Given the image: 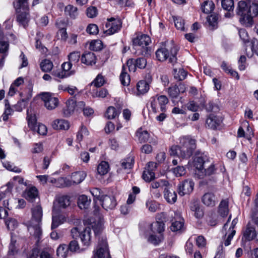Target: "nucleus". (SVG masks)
<instances>
[{"label": "nucleus", "instance_id": "obj_25", "mask_svg": "<svg viewBox=\"0 0 258 258\" xmlns=\"http://www.w3.org/2000/svg\"><path fill=\"white\" fill-rule=\"evenodd\" d=\"M91 228L90 227H86L80 234V237L83 245L88 246L91 243Z\"/></svg>", "mask_w": 258, "mask_h": 258}, {"label": "nucleus", "instance_id": "obj_62", "mask_svg": "<svg viewBox=\"0 0 258 258\" xmlns=\"http://www.w3.org/2000/svg\"><path fill=\"white\" fill-rule=\"evenodd\" d=\"M86 31L90 34L95 35L98 33V26L94 24H91L88 26Z\"/></svg>", "mask_w": 258, "mask_h": 258}, {"label": "nucleus", "instance_id": "obj_64", "mask_svg": "<svg viewBox=\"0 0 258 258\" xmlns=\"http://www.w3.org/2000/svg\"><path fill=\"white\" fill-rule=\"evenodd\" d=\"M196 244L199 248L204 247L206 245V240L205 237L202 235L196 238Z\"/></svg>", "mask_w": 258, "mask_h": 258}, {"label": "nucleus", "instance_id": "obj_28", "mask_svg": "<svg viewBox=\"0 0 258 258\" xmlns=\"http://www.w3.org/2000/svg\"><path fill=\"white\" fill-rule=\"evenodd\" d=\"M76 108V99L74 97L69 99L66 102V106L63 109V113L65 116H70Z\"/></svg>", "mask_w": 258, "mask_h": 258}, {"label": "nucleus", "instance_id": "obj_60", "mask_svg": "<svg viewBox=\"0 0 258 258\" xmlns=\"http://www.w3.org/2000/svg\"><path fill=\"white\" fill-rule=\"evenodd\" d=\"M108 94V91L105 89H101L99 91H96L95 92H93L92 93V96L93 97H101L104 98L105 97L107 94Z\"/></svg>", "mask_w": 258, "mask_h": 258}, {"label": "nucleus", "instance_id": "obj_27", "mask_svg": "<svg viewBox=\"0 0 258 258\" xmlns=\"http://www.w3.org/2000/svg\"><path fill=\"white\" fill-rule=\"evenodd\" d=\"M164 197L166 201L170 204L174 203L177 200V195L174 190L168 186L164 189Z\"/></svg>", "mask_w": 258, "mask_h": 258}, {"label": "nucleus", "instance_id": "obj_35", "mask_svg": "<svg viewBox=\"0 0 258 258\" xmlns=\"http://www.w3.org/2000/svg\"><path fill=\"white\" fill-rule=\"evenodd\" d=\"M91 199L85 195L80 196L78 200V205L81 209H87L90 205Z\"/></svg>", "mask_w": 258, "mask_h": 258}, {"label": "nucleus", "instance_id": "obj_57", "mask_svg": "<svg viewBox=\"0 0 258 258\" xmlns=\"http://www.w3.org/2000/svg\"><path fill=\"white\" fill-rule=\"evenodd\" d=\"M68 247L71 252H77L80 250L78 242L76 240L71 241L69 245H68Z\"/></svg>", "mask_w": 258, "mask_h": 258}, {"label": "nucleus", "instance_id": "obj_56", "mask_svg": "<svg viewBox=\"0 0 258 258\" xmlns=\"http://www.w3.org/2000/svg\"><path fill=\"white\" fill-rule=\"evenodd\" d=\"M179 93L178 90V87L176 85L170 87L168 88L169 95L172 98H176L177 97Z\"/></svg>", "mask_w": 258, "mask_h": 258}, {"label": "nucleus", "instance_id": "obj_18", "mask_svg": "<svg viewBox=\"0 0 258 258\" xmlns=\"http://www.w3.org/2000/svg\"><path fill=\"white\" fill-rule=\"evenodd\" d=\"M70 205V198L67 196L58 197L53 203V210L59 211L61 209H65Z\"/></svg>", "mask_w": 258, "mask_h": 258}, {"label": "nucleus", "instance_id": "obj_29", "mask_svg": "<svg viewBox=\"0 0 258 258\" xmlns=\"http://www.w3.org/2000/svg\"><path fill=\"white\" fill-rule=\"evenodd\" d=\"M221 121L219 117L211 114L206 120V124L210 128L215 130L220 125Z\"/></svg>", "mask_w": 258, "mask_h": 258}, {"label": "nucleus", "instance_id": "obj_41", "mask_svg": "<svg viewBox=\"0 0 258 258\" xmlns=\"http://www.w3.org/2000/svg\"><path fill=\"white\" fill-rule=\"evenodd\" d=\"M136 136L138 137V141L142 143L147 142L150 135L147 131L140 128L137 131Z\"/></svg>", "mask_w": 258, "mask_h": 258}, {"label": "nucleus", "instance_id": "obj_53", "mask_svg": "<svg viewBox=\"0 0 258 258\" xmlns=\"http://www.w3.org/2000/svg\"><path fill=\"white\" fill-rule=\"evenodd\" d=\"M221 4L223 9L228 11L233 10L234 8V2L233 0H222Z\"/></svg>", "mask_w": 258, "mask_h": 258}, {"label": "nucleus", "instance_id": "obj_12", "mask_svg": "<svg viewBox=\"0 0 258 258\" xmlns=\"http://www.w3.org/2000/svg\"><path fill=\"white\" fill-rule=\"evenodd\" d=\"M41 98L48 110H53L58 106L59 101L57 98L48 93H43Z\"/></svg>", "mask_w": 258, "mask_h": 258}, {"label": "nucleus", "instance_id": "obj_6", "mask_svg": "<svg viewBox=\"0 0 258 258\" xmlns=\"http://www.w3.org/2000/svg\"><path fill=\"white\" fill-rule=\"evenodd\" d=\"M150 37L145 34L137 36L133 40V44L135 49H141L139 54L146 56L149 54V49L147 46L151 42Z\"/></svg>", "mask_w": 258, "mask_h": 258}, {"label": "nucleus", "instance_id": "obj_31", "mask_svg": "<svg viewBox=\"0 0 258 258\" xmlns=\"http://www.w3.org/2000/svg\"><path fill=\"white\" fill-rule=\"evenodd\" d=\"M134 164V158L133 157L130 156L126 158L122 159L120 162V168L117 170H119L122 169L123 170H129L131 169Z\"/></svg>", "mask_w": 258, "mask_h": 258}, {"label": "nucleus", "instance_id": "obj_20", "mask_svg": "<svg viewBox=\"0 0 258 258\" xmlns=\"http://www.w3.org/2000/svg\"><path fill=\"white\" fill-rule=\"evenodd\" d=\"M16 21L19 25L25 28L28 26L30 19V16L29 11H22L19 13H16Z\"/></svg>", "mask_w": 258, "mask_h": 258}, {"label": "nucleus", "instance_id": "obj_50", "mask_svg": "<svg viewBox=\"0 0 258 258\" xmlns=\"http://www.w3.org/2000/svg\"><path fill=\"white\" fill-rule=\"evenodd\" d=\"M89 132L87 128L83 125H81L80 129L78 131L77 135V141L78 142H80L82 141L84 136H88Z\"/></svg>", "mask_w": 258, "mask_h": 258}, {"label": "nucleus", "instance_id": "obj_1", "mask_svg": "<svg viewBox=\"0 0 258 258\" xmlns=\"http://www.w3.org/2000/svg\"><path fill=\"white\" fill-rule=\"evenodd\" d=\"M236 14L242 25L250 27L253 25V18L258 14V4L252 3L248 5L245 1H241L238 3Z\"/></svg>", "mask_w": 258, "mask_h": 258}, {"label": "nucleus", "instance_id": "obj_17", "mask_svg": "<svg viewBox=\"0 0 258 258\" xmlns=\"http://www.w3.org/2000/svg\"><path fill=\"white\" fill-rule=\"evenodd\" d=\"M184 220L179 212H175L174 216L171 220L170 229L173 232L180 231L183 227Z\"/></svg>", "mask_w": 258, "mask_h": 258}, {"label": "nucleus", "instance_id": "obj_16", "mask_svg": "<svg viewBox=\"0 0 258 258\" xmlns=\"http://www.w3.org/2000/svg\"><path fill=\"white\" fill-rule=\"evenodd\" d=\"M157 168V164L154 162H150L148 163L145 170L143 173V178L147 182H150L155 178L154 171Z\"/></svg>", "mask_w": 258, "mask_h": 258}, {"label": "nucleus", "instance_id": "obj_7", "mask_svg": "<svg viewBox=\"0 0 258 258\" xmlns=\"http://www.w3.org/2000/svg\"><path fill=\"white\" fill-rule=\"evenodd\" d=\"M168 99L165 95H156L151 98V107L155 113L166 111Z\"/></svg>", "mask_w": 258, "mask_h": 258}, {"label": "nucleus", "instance_id": "obj_13", "mask_svg": "<svg viewBox=\"0 0 258 258\" xmlns=\"http://www.w3.org/2000/svg\"><path fill=\"white\" fill-rule=\"evenodd\" d=\"M209 163V160L204 154L195 157L194 160V165L196 168L195 175L198 176V173H200V171H201Z\"/></svg>", "mask_w": 258, "mask_h": 258}, {"label": "nucleus", "instance_id": "obj_2", "mask_svg": "<svg viewBox=\"0 0 258 258\" xmlns=\"http://www.w3.org/2000/svg\"><path fill=\"white\" fill-rule=\"evenodd\" d=\"M196 148V140L189 136L181 137L178 146H173L170 150V154L182 158H188L193 154Z\"/></svg>", "mask_w": 258, "mask_h": 258}, {"label": "nucleus", "instance_id": "obj_23", "mask_svg": "<svg viewBox=\"0 0 258 258\" xmlns=\"http://www.w3.org/2000/svg\"><path fill=\"white\" fill-rule=\"evenodd\" d=\"M81 62L87 66H92L96 62V58L95 54L92 52H84L81 58Z\"/></svg>", "mask_w": 258, "mask_h": 258}, {"label": "nucleus", "instance_id": "obj_51", "mask_svg": "<svg viewBox=\"0 0 258 258\" xmlns=\"http://www.w3.org/2000/svg\"><path fill=\"white\" fill-rule=\"evenodd\" d=\"M52 74L57 78L63 79L72 75L73 73H65L62 70H56L52 72Z\"/></svg>", "mask_w": 258, "mask_h": 258}, {"label": "nucleus", "instance_id": "obj_26", "mask_svg": "<svg viewBox=\"0 0 258 258\" xmlns=\"http://www.w3.org/2000/svg\"><path fill=\"white\" fill-rule=\"evenodd\" d=\"M216 169L215 168V165L213 163H210L209 161V164L207 165L203 169L198 173L197 176L199 178H203L205 176H210L215 174Z\"/></svg>", "mask_w": 258, "mask_h": 258}, {"label": "nucleus", "instance_id": "obj_8", "mask_svg": "<svg viewBox=\"0 0 258 258\" xmlns=\"http://www.w3.org/2000/svg\"><path fill=\"white\" fill-rule=\"evenodd\" d=\"M110 258L108 244L105 236H99L96 249L94 251L92 258Z\"/></svg>", "mask_w": 258, "mask_h": 258}, {"label": "nucleus", "instance_id": "obj_14", "mask_svg": "<svg viewBox=\"0 0 258 258\" xmlns=\"http://www.w3.org/2000/svg\"><path fill=\"white\" fill-rule=\"evenodd\" d=\"M126 65L130 71L135 72L137 67L144 69L147 65V60L144 57H139L136 59L131 58L127 61Z\"/></svg>", "mask_w": 258, "mask_h": 258}, {"label": "nucleus", "instance_id": "obj_24", "mask_svg": "<svg viewBox=\"0 0 258 258\" xmlns=\"http://www.w3.org/2000/svg\"><path fill=\"white\" fill-rule=\"evenodd\" d=\"M28 0H14L13 6L16 13L23 11H29Z\"/></svg>", "mask_w": 258, "mask_h": 258}, {"label": "nucleus", "instance_id": "obj_36", "mask_svg": "<svg viewBox=\"0 0 258 258\" xmlns=\"http://www.w3.org/2000/svg\"><path fill=\"white\" fill-rule=\"evenodd\" d=\"M229 212L228 201L223 200L221 201L218 207V213L222 217L226 216Z\"/></svg>", "mask_w": 258, "mask_h": 258}, {"label": "nucleus", "instance_id": "obj_34", "mask_svg": "<svg viewBox=\"0 0 258 258\" xmlns=\"http://www.w3.org/2000/svg\"><path fill=\"white\" fill-rule=\"evenodd\" d=\"M27 119L29 127L33 131H35L37 127L36 117L31 110L28 109Z\"/></svg>", "mask_w": 258, "mask_h": 258}, {"label": "nucleus", "instance_id": "obj_63", "mask_svg": "<svg viewBox=\"0 0 258 258\" xmlns=\"http://www.w3.org/2000/svg\"><path fill=\"white\" fill-rule=\"evenodd\" d=\"M87 16L91 18L95 17L97 15V9L95 7H89L86 10Z\"/></svg>", "mask_w": 258, "mask_h": 258}, {"label": "nucleus", "instance_id": "obj_19", "mask_svg": "<svg viewBox=\"0 0 258 258\" xmlns=\"http://www.w3.org/2000/svg\"><path fill=\"white\" fill-rule=\"evenodd\" d=\"M51 229L56 228L59 225L66 221L64 215L59 213L58 211L52 210Z\"/></svg>", "mask_w": 258, "mask_h": 258}, {"label": "nucleus", "instance_id": "obj_3", "mask_svg": "<svg viewBox=\"0 0 258 258\" xmlns=\"http://www.w3.org/2000/svg\"><path fill=\"white\" fill-rule=\"evenodd\" d=\"M32 217L26 223L30 234L34 237L38 245L42 236V230L41 227L42 217V208L37 205L32 209Z\"/></svg>", "mask_w": 258, "mask_h": 258}, {"label": "nucleus", "instance_id": "obj_11", "mask_svg": "<svg viewBox=\"0 0 258 258\" xmlns=\"http://www.w3.org/2000/svg\"><path fill=\"white\" fill-rule=\"evenodd\" d=\"M105 27L106 29L104 33L107 35H112L118 32L121 27V22L118 19H115L113 18L107 20Z\"/></svg>", "mask_w": 258, "mask_h": 258}, {"label": "nucleus", "instance_id": "obj_45", "mask_svg": "<svg viewBox=\"0 0 258 258\" xmlns=\"http://www.w3.org/2000/svg\"><path fill=\"white\" fill-rule=\"evenodd\" d=\"M215 5L211 1H206L201 6L202 11L206 14L211 13L214 9Z\"/></svg>", "mask_w": 258, "mask_h": 258}, {"label": "nucleus", "instance_id": "obj_54", "mask_svg": "<svg viewBox=\"0 0 258 258\" xmlns=\"http://www.w3.org/2000/svg\"><path fill=\"white\" fill-rule=\"evenodd\" d=\"M6 224L8 229L13 230L18 226L17 221L14 218H9L6 220Z\"/></svg>", "mask_w": 258, "mask_h": 258}, {"label": "nucleus", "instance_id": "obj_32", "mask_svg": "<svg viewBox=\"0 0 258 258\" xmlns=\"http://www.w3.org/2000/svg\"><path fill=\"white\" fill-rule=\"evenodd\" d=\"M52 126L55 130H68L70 127L69 122L64 119H57L54 120L52 124Z\"/></svg>", "mask_w": 258, "mask_h": 258}, {"label": "nucleus", "instance_id": "obj_30", "mask_svg": "<svg viewBox=\"0 0 258 258\" xmlns=\"http://www.w3.org/2000/svg\"><path fill=\"white\" fill-rule=\"evenodd\" d=\"M256 235L255 228L250 224H247L243 231V237L245 240L251 241L255 237Z\"/></svg>", "mask_w": 258, "mask_h": 258}, {"label": "nucleus", "instance_id": "obj_47", "mask_svg": "<svg viewBox=\"0 0 258 258\" xmlns=\"http://www.w3.org/2000/svg\"><path fill=\"white\" fill-rule=\"evenodd\" d=\"M53 67V63L48 59L43 60L40 63V68L44 72H50Z\"/></svg>", "mask_w": 258, "mask_h": 258}, {"label": "nucleus", "instance_id": "obj_4", "mask_svg": "<svg viewBox=\"0 0 258 258\" xmlns=\"http://www.w3.org/2000/svg\"><path fill=\"white\" fill-rule=\"evenodd\" d=\"M157 218L159 221L151 225V230L153 233L148 238V241L155 245H158L163 240V235L161 233L165 230V224L162 220L164 218V214L161 213L158 215Z\"/></svg>", "mask_w": 258, "mask_h": 258}, {"label": "nucleus", "instance_id": "obj_38", "mask_svg": "<svg viewBox=\"0 0 258 258\" xmlns=\"http://www.w3.org/2000/svg\"><path fill=\"white\" fill-rule=\"evenodd\" d=\"M64 13L67 16H69L73 19H75L78 16V9L71 5L66 7Z\"/></svg>", "mask_w": 258, "mask_h": 258}, {"label": "nucleus", "instance_id": "obj_46", "mask_svg": "<svg viewBox=\"0 0 258 258\" xmlns=\"http://www.w3.org/2000/svg\"><path fill=\"white\" fill-rule=\"evenodd\" d=\"M187 75V72L183 69H179L177 70V69H173V75L175 79L178 81L184 80Z\"/></svg>", "mask_w": 258, "mask_h": 258}, {"label": "nucleus", "instance_id": "obj_58", "mask_svg": "<svg viewBox=\"0 0 258 258\" xmlns=\"http://www.w3.org/2000/svg\"><path fill=\"white\" fill-rule=\"evenodd\" d=\"M175 23V26L178 29L181 30H184V20L180 17L178 18H173Z\"/></svg>", "mask_w": 258, "mask_h": 258}, {"label": "nucleus", "instance_id": "obj_22", "mask_svg": "<svg viewBox=\"0 0 258 258\" xmlns=\"http://www.w3.org/2000/svg\"><path fill=\"white\" fill-rule=\"evenodd\" d=\"M100 202L102 207L106 210L113 209L116 205L114 197L107 195H103L102 199H100Z\"/></svg>", "mask_w": 258, "mask_h": 258}, {"label": "nucleus", "instance_id": "obj_15", "mask_svg": "<svg viewBox=\"0 0 258 258\" xmlns=\"http://www.w3.org/2000/svg\"><path fill=\"white\" fill-rule=\"evenodd\" d=\"M194 182L191 179H186L178 185V194L181 196L191 193L194 187Z\"/></svg>", "mask_w": 258, "mask_h": 258}, {"label": "nucleus", "instance_id": "obj_44", "mask_svg": "<svg viewBox=\"0 0 258 258\" xmlns=\"http://www.w3.org/2000/svg\"><path fill=\"white\" fill-rule=\"evenodd\" d=\"M120 113V110L119 109L116 110L114 107L110 106L107 108L105 115L107 118L110 119L114 118Z\"/></svg>", "mask_w": 258, "mask_h": 258}, {"label": "nucleus", "instance_id": "obj_21", "mask_svg": "<svg viewBox=\"0 0 258 258\" xmlns=\"http://www.w3.org/2000/svg\"><path fill=\"white\" fill-rule=\"evenodd\" d=\"M203 203L208 207H214L218 202L215 194L212 192L205 193L202 198Z\"/></svg>", "mask_w": 258, "mask_h": 258}, {"label": "nucleus", "instance_id": "obj_39", "mask_svg": "<svg viewBox=\"0 0 258 258\" xmlns=\"http://www.w3.org/2000/svg\"><path fill=\"white\" fill-rule=\"evenodd\" d=\"M137 89L138 90V95L144 94L148 91L149 85L146 81L141 80L138 83Z\"/></svg>", "mask_w": 258, "mask_h": 258}, {"label": "nucleus", "instance_id": "obj_9", "mask_svg": "<svg viewBox=\"0 0 258 258\" xmlns=\"http://www.w3.org/2000/svg\"><path fill=\"white\" fill-rule=\"evenodd\" d=\"M86 177V173L84 171L75 172L72 173L71 179L59 178L57 181L63 182L64 186H70L73 184H77L82 182Z\"/></svg>", "mask_w": 258, "mask_h": 258}, {"label": "nucleus", "instance_id": "obj_52", "mask_svg": "<svg viewBox=\"0 0 258 258\" xmlns=\"http://www.w3.org/2000/svg\"><path fill=\"white\" fill-rule=\"evenodd\" d=\"M105 83V80L103 76L99 74L97 76L94 80L91 83L96 87H100Z\"/></svg>", "mask_w": 258, "mask_h": 258}, {"label": "nucleus", "instance_id": "obj_59", "mask_svg": "<svg viewBox=\"0 0 258 258\" xmlns=\"http://www.w3.org/2000/svg\"><path fill=\"white\" fill-rule=\"evenodd\" d=\"M218 16L216 14H212L207 18V22L209 26L213 27H215L217 25Z\"/></svg>", "mask_w": 258, "mask_h": 258}, {"label": "nucleus", "instance_id": "obj_5", "mask_svg": "<svg viewBox=\"0 0 258 258\" xmlns=\"http://www.w3.org/2000/svg\"><path fill=\"white\" fill-rule=\"evenodd\" d=\"M178 51L177 46L174 45L170 48V51L168 48L162 47L156 50V56L159 61H164L168 59L169 62L174 63L177 60L176 55Z\"/></svg>", "mask_w": 258, "mask_h": 258}, {"label": "nucleus", "instance_id": "obj_43", "mask_svg": "<svg viewBox=\"0 0 258 258\" xmlns=\"http://www.w3.org/2000/svg\"><path fill=\"white\" fill-rule=\"evenodd\" d=\"M109 166L108 162L101 161L97 166V172L100 175L106 174L109 170Z\"/></svg>", "mask_w": 258, "mask_h": 258}, {"label": "nucleus", "instance_id": "obj_40", "mask_svg": "<svg viewBox=\"0 0 258 258\" xmlns=\"http://www.w3.org/2000/svg\"><path fill=\"white\" fill-rule=\"evenodd\" d=\"M169 185L170 184L168 181L163 179L154 181L151 183V187L153 189L159 188L160 189H164V188H166V187Z\"/></svg>", "mask_w": 258, "mask_h": 258}, {"label": "nucleus", "instance_id": "obj_10", "mask_svg": "<svg viewBox=\"0 0 258 258\" xmlns=\"http://www.w3.org/2000/svg\"><path fill=\"white\" fill-rule=\"evenodd\" d=\"M230 218L231 216L229 217L228 221L226 223L224 224L223 228V231H225V235H227V237L224 241V245L226 246H228L230 244L231 240L233 238L234 235L236 233V231L234 230V227L237 222V219L236 218L233 220L231 226L229 228L228 231H226V230L228 228V222L230 221Z\"/></svg>", "mask_w": 258, "mask_h": 258}, {"label": "nucleus", "instance_id": "obj_61", "mask_svg": "<svg viewBox=\"0 0 258 258\" xmlns=\"http://www.w3.org/2000/svg\"><path fill=\"white\" fill-rule=\"evenodd\" d=\"M3 164L4 166L8 170L16 173H20L21 172V170L19 168L14 166L13 164H11L10 162H6Z\"/></svg>", "mask_w": 258, "mask_h": 258}, {"label": "nucleus", "instance_id": "obj_37", "mask_svg": "<svg viewBox=\"0 0 258 258\" xmlns=\"http://www.w3.org/2000/svg\"><path fill=\"white\" fill-rule=\"evenodd\" d=\"M120 81L123 86H128L130 83V77L127 74V68L124 66H122V71L120 75Z\"/></svg>", "mask_w": 258, "mask_h": 258}, {"label": "nucleus", "instance_id": "obj_55", "mask_svg": "<svg viewBox=\"0 0 258 258\" xmlns=\"http://www.w3.org/2000/svg\"><path fill=\"white\" fill-rule=\"evenodd\" d=\"M239 35L244 44L249 42V38L246 31L244 29L239 30Z\"/></svg>", "mask_w": 258, "mask_h": 258}, {"label": "nucleus", "instance_id": "obj_33", "mask_svg": "<svg viewBox=\"0 0 258 258\" xmlns=\"http://www.w3.org/2000/svg\"><path fill=\"white\" fill-rule=\"evenodd\" d=\"M38 191L35 186L27 188L25 192V198L30 201H33L37 196Z\"/></svg>", "mask_w": 258, "mask_h": 258}, {"label": "nucleus", "instance_id": "obj_42", "mask_svg": "<svg viewBox=\"0 0 258 258\" xmlns=\"http://www.w3.org/2000/svg\"><path fill=\"white\" fill-rule=\"evenodd\" d=\"M57 255L59 258H66L69 253L68 245L66 244H60L57 249Z\"/></svg>", "mask_w": 258, "mask_h": 258}, {"label": "nucleus", "instance_id": "obj_49", "mask_svg": "<svg viewBox=\"0 0 258 258\" xmlns=\"http://www.w3.org/2000/svg\"><path fill=\"white\" fill-rule=\"evenodd\" d=\"M16 240L13 237L11 238V243L9 245L8 255L10 256H14L18 252V249L16 246Z\"/></svg>", "mask_w": 258, "mask_h": 258}, {"label": "nucleus", "instance_id": "obj_48", "mask_svg": "<svg viewBox=\"0 0 258 258\" xmlns=\"http://www.w3.org/2000/svg\"><path fill=\"white\" fill-rule=\"evenodd\" d=\"M69 61L72 63H77L80 58V53L79 51H73L71 52L68 56Z\"/></svg>", "mask_w": 258, "mask_h": 258}]
</instances>
